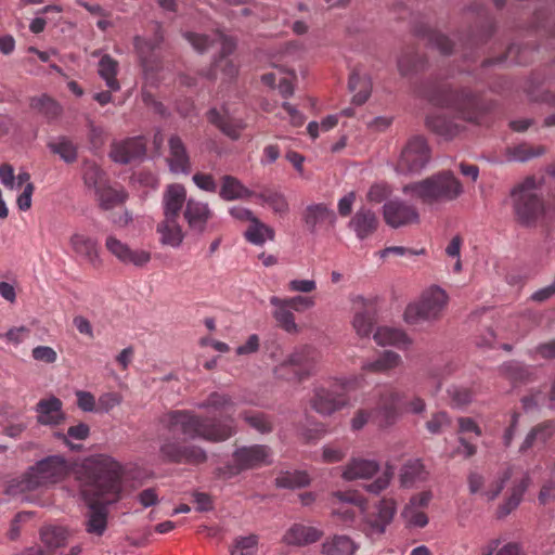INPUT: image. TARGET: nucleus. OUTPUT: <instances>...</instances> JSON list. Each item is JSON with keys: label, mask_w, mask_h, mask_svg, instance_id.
<instances>
[{"label": "nucleus", "mask_w": 555, "mask_h": 555, "mask_svg": "<svg viewBox=\"0 0 555 555\" xmlns=\"http://www.w3.org/2000/svg\"><path fill=\"white\" fill-rule=\"evenodd\" d=\"M122 470L119 463L109 457H100L86 465V479L81 495L88 505L86 530L101 537L107 527L106 505L120 499Z\"/></svg>", "instance_id": "nucleus-1"}, {"label": "nucleus", "mask_w": 555, "mask_h": 555, "mask_svg": "<svg viewBox=\"0 0 555 555\" xmlns=\"http://www.w3.org/2000/svg\"><path fill=\"white\" fill-rule=\"evenodd\" d=\"M420 95L438 107L452 108L462 121L481 124L490 111L491 103L467 89L453 90L446 81H428L420 90Z\"/></svg>", "instance_id": "nucleus-2"}, {"label": "nucleus", "mask_w": 555, "mask_h": 555, "mask_svg": "<svg viewBox=\"0 0 555 555\" xmlns=\"http://www.w3.org/2000/svg\"><path fill=\"white\" fill-rule=\"evenodd\" d=\"M159 422L171 434L210 442L224 441L235 434L232 418L221 421L216 417H203L189 410L170 411L164 414Z\"/></svg>", "instance_id": "nucleus-3"}, {"label": "nucleus", "mask_w": 555, "mask_h": 555, "mask_svg": "<svg viewBox=\"0 0 555 555\" xmlns=\"http://www.w3.org/2000/svg\"><path fill=\"white\" fill-rule=\"evenodd\" d=\"M543 178L527 177L511 191L513 214L517 223L535 228L544 218Z\"/></svg>", "instance_id": "nucleus-4"}, {"label": "nucleus", "mask_w": 555, "mask_h": 555, "mask_svg": "<svg viewBox=\"0 0 555 555\" xmlns=\"http://www.w3.org/2000/svg\"><path fill=\"white\" fill-rule=\"evenodd\" d=\"M425 205L448 203L463 193L461 182L450 171H441L417 182L409 183L402 189Z\"/></svg>", "instance_id": "nucleus-5"}, {"label": "nucleus", "mask_w": 555, "mask_h": 555, "mask_svg": "<svg viewBox=\"0 0 555 555\" xmlns=\"http://www.w3.org/2000/svg\"><path fill=\"white\" fill-rule=\"evenodd\" d=\"M69 473L67 461L61 455H50L30 466L18 479L21 492L49 488L62 481Z\"/></svg>", "instance_id": "nucleus-6"}, {"label": "nucleus", "mask_w": 555, "mask_h": 555, "mask_svg": "<svg viewBox=\"0 0 555 555\" xmlns=\"http://www.w3.org/2000/svg\"><path fill=\"white\" fill-rule=\"evenodd\" d=\"M320 358L317 348L310 345L301 346L274 367V376L286 382L301 383L315 373Z\"/></svg>", "instance_id": "nucleus-7"}, {"label": "nucleus", "mask_w": 555, "mask_h": 555, "mask_svg": "<svg viewBox=\"0 0 555 555\" xmlns=\"http://www.w3.org/2000/svg\"><path fill=\"white\" fill-rule=\"evenodd\" d=\"M404 393L392 386H386L377 401V415L382 426L392 425L401 413L420 414L425 411V402L420 397H414L408 402L403 401Z\"/></svg>", "instance_id": "nucleus-8"}, {"label": "nucleus", "mask_w": 555, "mask_h": 555, "mask_svg": "<svg viewBox=\"0 0 555 555\" xmlns=\"http://www.w3.org/2000/svg\"><path fill=\"white\" fill-rule=\"evenodd\" d=\"M185 39L193 46L197 52H205L214 43L218 42L221 47L220 56L214 63V70L220 69L227 78H233L237 74V68L234 63L228 59L235 50V41L222 34H215L214 38L206 35L195 33H186Z\"/></svg>", "instance_id": "nucleus-9"}, {"label": "nucleus", "mask_w": 555, "mask_h": 555, "mask_svg": "<svg viewBox=\"0 0 555 555\" xmlns=\"http://www.w3.org/2000/svg\"><path fill=\"white\" fill-rule=\"evenodd\" d=\"M448 302V295L438 286L423 293L420 301L410 304L404 311V320L409 324L437 319Z\"/></svg>", "instance_id": "nucleus-10"}, {"label": "nucleus", "mask_w": 555, "mask_h": 555, "mask_svg": "<svg viewBox=\"0 0 555 555\" xmlns=\"http://www.w3.org/2000/svg\"><path fill=\"white\" fill-rule=\"evenodd\" d=\"M348 380H336L330 386H318L310 399L311 408L319 414L331 415L348 403Z\"/></svg>", "instance_id": "nucleus-11"}, {"label": "nucleus", "mask_w": 555, "mask_h": 555, "mask_svg": "<svg viewBox=\"0 0 555 555\" xmlns=\"http://www.w3.org/2000/svg\"><path fill=\"white\" fill-rule=\"evenodd\" d=\"M270 449L267 446H251L237 449L233 453V461L217 469L218 476L230 479L242 470L261 466L268 463Z\"/></svg>", "instance_id": "nucleus-12"}, {"label": "nucleus", "mask_w": 555, "mask_h": 555, "mask_svg": "<svg viewBox=\"0 0 555 555\" xmlns=\"http://www.w3.org/2000/svg\"><path fill=\"white\" fill-rule=\"evenodd\" d=\"M430 160V147L422 135L412 137L401 151L397 163L400 173L420 172Z\"/></svg>", "instance_id": "nucleus-13"}, {"label": "nucleus", "mask_w": 555, "mask_h": 555, "mask_svg": "<svg viewBox=\"0 0 555 555\" xmlns=\"http://www.w3.org/2000/svg\"><path fill=\"white\" fill-rule=\"evenodd\" d=\"M159 454L165 462L176 464L199 465L207 460L203 448L171 439L160 444Z\"/></svg>", "instance_id": "nucleus-14"}, {"label": "nucleus", "mask_w": 555, "mask_h": 555, "mask_svg": "<svg viewBox=\"0 0 555 555\" xmlns=\"http://www.w3.org/2000/svg\"><path fill=\"white\" fill-rule=\"evenodd\" d=\"M333 509L332 516L337 517L343 524H351L356 518V511L349 505L358 507L360 511H365L367 501L357 490L336 491L333 493Z\"/></svg>", "instance_id": "nucleus-15"}, {"label": "nucleus", "mask_w": 555, "mask_h": 555, "mask_svg": "<svg viewBox=\"0 0 555 555\" xmlns=\"http://www.w3.org/2000/svg\"><path fill=\"white\" fill-rule=\"evenodd\" d=\"M105 248L120 263L142 268L151 261V253L145 249L131 248L127 243L114 235L105 238Z\"/></svg>", "instance_id": "nucleus-16"}, {"label": "nucleus", "mask_w": 555, "mask_h": 555, "mask_svg": "<svg viewBox=\"0 0 555 555\" xmlns=\"http://www.w3.org/2000/svg\"><path fill=\"white\" fill-rule=\"evenodd\" d=\"M383 215L385 222L393 229L420 222L417 208L401 199H391L385 203Z\"/></svg>", "instance_id": "nucleus-17"}, {"label": "nucleus", "mask_w": 555, "mask_h": 555, "mask_svg": "<svg viewBox=\"0 0 555 555\" xmlns=\"http://www.w3.org/2000/svg\"><path fill=\"white\" fill-rule=\"evenodd\" d=\"M352 328L360 338H369L377 323V309L372 300L359 297L354 301Z\"/></svg>", "instance_id": "nucleus-18"}, {"label": "nucleus", "mask_w": 555, "mask_h": 555, "mask_svg": "<svg viewBox=\"0 0 555 555\" xmlns=\"http://www.w3.org/2000/svg\"><path fill=\"white\" fill-rule=\"evenodd\" d=\"M146 152V142L143 137L128 138L114 142L111 146L109 156L115 163L129 164L132 160L142 158Z\"/></svg>", "instance_id": "nucleus-19"}, {"label": "nucleus", "mask_w": 555, "mask_h": 555, "mask_svg": "<svg viewBox=\"0 0 555 555\" xmlns=\"http://www.w3.org/2000/svg\"><path fill=\"white\" fill-rule=\"evenodd\" d=\"M153 29L155 34L154 38L151 40H146L140 36L134 38V48L145 70L157 69L158 57L155 53V50L159 47L164 39L162 26L158 23L154 24Z\"/></svg>", "instance_id": "nucleus-20"}, {"label": "nucleus", "mask_w": 555, "mask_h": 555, "mask_svg": "<svg viewBox=\"0 0 555 555\" xmlns=\"http://www.w3.org/2000/svg\"><path fill=\"white\" fill-rule=\"evenodd\" d=\"M469 11L476 13L477 26L476 29L470 31L466 41L462 43L463 50H470L486 41L494 31L493 20L483 7L475 4L469 8Z\"/></svg>", "instance_id": "nucleus-21"}, {"label": "nucleus", "mask_w": 555, "mask_h": 555, "mask_svg": "<svg viewBox=\"0 0 555 555\" xmlns=\"http://www.w3.org/2000/svg\"><path fill=\"white\" fill-rule=\"evenodd\" d=\"M186 189L183 184H168L162 197L164 217L180 218L183 206L186 207Z\"/></svg>", "instance_id": "nucleus-22"}, {"label": "nucleus", "mask_w": 555, "mask_h": 555, "mask_svg": "<svg viewBox=\"0 0 555 555\" xmlns=\"http://www.w3.org/2000/svg\"><path fill=\"white\" fill-rule=\"evenodd\" d=\"M183 216L191 231L195 233H203L208 220L212 217V211L207 203L195 198H189Z\"/></svg>", "instance_id": "nucleus-23"}, {"label": "nucleus", "mask_w": 555, "mask_h": 555, "mask_svg": "<svg viewBox=\"0 0 555 555\" xmlns=\"http://www.w3.org/2000/svg\"><path fill=\"white\" fill-rule=\"evenodd\" d=\"M323 531L304 524L292 525L283 535V542L291 546L304 547L318 542Z\"/></svg>", "instance_id": "nucleus-24"}, {"label": "nucleus", "mask_w": 555, "mask_h": 555, "mask_svg": "<svg viewBox=\"0 0 555 555\" xmlns=\"http://www.w3.org/2000/svg\"><path fill=\"white\" fill-rule=\"evenodd\" d=\"M168 144L169 156L167 160L170 171L173 173H190L191 159L181 138L178 135H171Z\"/></svg>", "instance_id": "nucleus-25"}, {"label": "nucleus", "mask_w": 555, "mask_h": 555, "mask_svg": "<svg viewBox=\"0 0 555 555\" xmlns=\"http://www.w3.org/2000/svg\"><path fill=\"white\" fill-rule=\"evenodd\" d=\"M72 250L93 267H99L102 260L99 255L98 242L87 235L75 233L69 238Z\"/></svg>", "instance_id": "nucleus-26"}, {"label": "nucleus", "mask_w": 555, "mask_h": 555, "mask_svg": "<svg viewBox=\"0 0 555 555\" xmlns=\"http://www.w3.org/2000/svg\"><path fill=\"white\" fill-rule=\"evenodd\" d=\"M427 64L426 56L418 53L414 48L403 50L397 61L398 72L402 77H412L424 72Z\"/></svg>", "instance_id": "nucleus-27"}, {"label": "nucleus", "mask_w": 555, "mask_h": 555, "mask_svg": "<svg viewBox=\"0 0 555 555\" xmlns=\"http://www.w3.org/2000/svg\"><path fill=\"white\" fill-rule=\"evenodd\" d=\"M379 221L375 212L369 208H360L349 222V228L354 231L359 240H365L378 228Z\"/></svg>", "instance_id": "nucleus-28"}, {"label": "nucleus", "mask_w": 555, "mask_h": 555, "mask_svg": "<svg viewBox=\"0 0 555 555\" xmlns=\"http://www.w3.org/2000/svg\"><path fill=\"white\" fill-rule=\"evenodd\" d=\"M207 119L223 134L233 140L240 138L241 131L244 128L242 120L233 118L225 109L219 112L217 108H211L207 113Z\"/></svg>", "instance_id": "nucleus-29"}, {"label": "nucleus", "mask_w": 555, "mask_h": 555, "mask_svg": "<svg viewBox=\"0 0 555 555\" xmlns=\"http://www.w3.org/2000/svg\"><path fill=\"white\" fill-rule=\"evenodd\" d=\"M430 131L446 140H451L464 130L462 122L455 121L444 114H434L426 118Z\"/></svg>", "instance_id": "nucleus-30"}, {"label": "nucleus", "mask_w": 555, "mask_h": 555, "mask_svg": "<svg viewBox=\"0 0 555 555\" xmlns=\"http://www.w3.org/2000/svg\"><path fill=\"white\" fill-rule=\"evenodd\" d=\"M62 405V401L56 397L41 399L36 405L38 423L51 426L61 424L64 421Z\"/></svg>", "instance_id": "nucleus-31"}, {"label": "nucleus", "mask_w": 555, "mask_h": 555, "mask_svg": "<svg viewBox=\"0 0 555 555\" xmlns=\"http://www.w3.org/2000/svg\"><path fill=\"white\" fill-rule=\"evenodd\" d=\"M270 305L273 307L272 317L276 324L287 333H297L298 325L295 322L293 309L286 300L278 296H272L270 297Z\"/></svg>", "instance_id": "nucleus-32"}, {"label": "nucleus", "mask_w": 555, "mask_h": 555, "mask_svg": "<svg viewBox=\"0 0 555 555\" xmlns=\"http://www.w3.org/2000/svg\"><path fill=\"white\" fill-rule=\"evenodd\" d=\"M304 221L311 232H314L318 225H334L336 215L327 205L312 204L309 205L304 212Z\"/></svg>", "instance_id": "nucleus-33"}, {"label": "nucleus", "mask_w": 555, "mask_h": 555, "mask_svg": "<svg viewBox=\"0 0 555 555\" xmlns=\"http://www.w3.org/2000/svg\"><path fill=\"white\" fill-rule=\"evenodd\" d=\"M180 218L164 217L157 224L156 231L160 235L159 242L163 245L179 247L184 238V233L179 223Z\"/></svg>", "instance_id": "nucleus-34"}, {"label": "nucleus", "mask_w": 555, "mask_h": 555, "mask_svg": "<svg viewBox=\"0 0 555 555\" xmlns=\"http://www.w3.org/2000/svg\"><path fill=\"white\" fill-rule=\"evenodd\" d=\"M255 192L246 188L236 177L224 175L221 177L219 196L224 201L247 199L254 197Z\"/></svg>", "instance_id": "nucleus-35"}, {"label": "nucleus", "mask_w": 555, "mask_h": 555, "mask_svg": "<svg viewBox=\"0 0 555 555\" xmlns=\"http://www.w3.org/2000/svg\"><path fill=\"white\" fill-rule=\"evenodd\" d=\"M555 434V422L554 421H545L542 422L527 434L525 440L519 447V452L525 453L527 450L531 449L537 444L546 443Z\"/></svg>", "instance_id": "nucleus-36"}, {"label": "nucleus", "mask_w": 555, "mask_h": 555, "mask_svg": "<svg viewBox=\"0 0 555 555\" xmlns=\"http://www.w3.org/2000/svg\"><path fill=\"white\" fill-rule=\"evenodd\" d=\"M348 88L352 96V103L357 105L364 104L371 95L372 82L366 74L353 69L349 77Z\"/></svg>", "instance_id": "nucleus-37"}, {"label": "nucleus", "mask_w": 555, "mask_h": 555, "mask_svg": "<svg viewBox=\"0 0 555 555\" xmlns=\"http://www.w3.org/2000/svg\"><path fill=\"white\" fill-rule=\"evenodd\" d=\"M357 550V544L345 534H334L325 539L321 545L323 555H353Z\"/></svg>", "instance_id": "nucleus-38"}, {"label": "nucleus", "mask_w": 555, "mask_h": 555, "mask_svg": "<svg viewBox=\"0 0 555 555\" xmlns=\"http://www.w3.org/2000/svg\"><path fill=\"white\" fill-rule=\"evenodd\" d=\"M397 505L392 499H383L377 507V516L369 520L373 533L382 534L392 521Z\"/></svg>", "instance_id": "nucleus-39"}, {"label": "nucleus", "mask_w": 555, "mask_h": 555, "mask_svg": "<svg viewBox=\"0 0 555 555\" xmlns=\"http://www.w3.org/2000/svg\"><path fill=\"white\" fill-rule=\"evenodd\" d=\"M373 338L379 346L406 348L411 344L410 338L403 331L389 326L377 327L373 334Z\"/></svg>", "instance_id": "nucleus-40"}, {"label": "nucleus", "mask_w": 555, "mask_h": 555, "mask_svg": "<svg viewBox=\"0 0 555 555\" xmlns=\"http://www.w3.org/2000/svg\"><path fill=\"white\" fill-rule=\"evenodd\" d=\"M401 362L402 359L400 354L395 351L386 350L382 352L377 359L364 362L361 369L363 372L369 373H387L399 366Z\"/></svg>", "instance_id": "nucleus-41"}, {"label": "nucleus", "mask_w": 555, "mask_h": 555, "mask_svg": "<svg viewBox=\"0 0 555 555\" xmlns=\"http://www.w3.org/2000/svg\"><path fill=\"white\" fill-rule=\"evenodd\" d=\"M378 470L375 461L353 459L345 467L343 477L346 480H354L358 478H370Z\"/></svg>", "instance_id": "nucleus-42"}, {"label": "nucleus", "mask_w": 555, "mask_h": 555, "mask_svg": "<svg viewBox=\"0 0 555 555\" xmlns=\"http://www.w3.org/2000/svg\"><path fill=\"white\" fill-rule=\"evenodd\" d=\"M119 69L118 62L108 54H104L98 67L100 77L105 81L106 87L112 91H118L120 83L116 78Z\"/></svg>", "instance_id": "nucleus-43"}, {"label": "nucleus", "mask_w": 555, "mask_h": 555, "mask_svg": "<svg viewBox=\"0 0 555 555\" xmlns=\"http://www.w3.org/2000/svg\"><path fill=\"white\" fill-rule=\"evenodd\" d=\"M531 51L528 47H520L518 44H511L506 52L496 57V59H488L482 62L483 66H489L491 64H501L504 62H508L509 64H518L525 65L529 62L528 53Z\"/></svg>", "instance_id": "nucleus-44"}, {"label": "nucleus", "mask_w": 555, "mask_h": 555, "mask_svg": "<svg viewBox=\"0 0 555 555\" xmlns=\"http://www.w3.org/2000/svg\"><path fill=\"white\" fill-rule=\"evenodd\" d=\"M100 207L109 210L126 202L128 195L122 189L103 185L95 191Z\"/></svg>", "instance_id": "nucleus-45"}, {"label": "nucleus", "mask_w": 555, "mask_h": 555, "mask_svg": "<svg viewBox=\"0 0 555 555\" xmlns=\"http://www.w3.org/2000/svg\"><path fill=\"white\" fill-rule=\"evenodd\" d=\"M254 197L261 199L262 203L268 205L275 214L286 215L288 212L286 197L276 190L266 188L261 192L256 193Z\"/></svg>", "instance_id": "nucleus-46"}, {"label": "nucleus", "mask_w": 555, "mask_h": 555, "mask_svg": "<svg viewBox=\"0 0 555 555\" xmlns=\"http://www.w3.org/2000/svg\"><path fill=\"white\" fill-rule=\"evenodd\" d=\"M244 235L249 243L262 245L267 240L272 241L274 238V230L256 218L249 223Z\"/></svg>", "instance_id": "nucleus-47"}, {"label": "nucleus", "mask_w": 555, "mask_h": 555, "mask_svg": "<svg viewBox=\"0 0 555 555\" xmlns=\"http://www.w3.org/2000/svg\"><path fill=\"white\" fill-rule=\"evenodd\" d=\"M417 34L426 38L433 48H436L441 54L448 55L453 51V42L449 37L438 30L429 27H420Z\"/></svg>", "instance_id": "nucleus-48"}, {"label": "nucleus", "mask_w": 555, "mask_h": 555, "mask_svg": "<svg viewBox=\"0 0 555 555\" xmlns=\"http://www.w3.org/2000/svg\"><path fill=\"white\" fill-rule=\"evenodd\" d=\"M68 532L60 526H46L40 530V539L49 548H57L65 544Z\"/></svg>", "instance_id": "nucleus-49"}, {"label": "nucleus", "mask_w": 555, "mask_h": 555, "mask_svg": "<svg viewBox=\"0 0 555 555\" xmlns=\"http://www.w3.org/2000/svg\"><path fill=\"white\" fill-rule=\"evenodd\" d=\"M310 483V477L305 470L285 472L275 478L279 488L295 489Z\"/></svg>", "instance_id": "nucleus-50"}, {"label": "nucleus", "mask_w": 555, "mask_h": 555, "mask_svg": "<svg viewBox=\"0 0 555 555\" xmlns=\"http://www.w3.org/2000/svg\"><path fill=\"white\" fill-rule=\"evenodd\" d=\"M499 538L491 539L481 548V555H525L521 546L516 542H508L501 546Z\"/></svg>", "instance_id": "nucleus-51"}, {"label": "nucleus", "mask_w": 555, "mask_h": 555, "mask_svg": "<svg viewBox=\"0 0 555 555\" xmlns=\"http://www.w3.org/2000/svg\"><path fill=\"white\" fill-rule=\"evenodd\" d=\"M48 147L66 163H74L77 159V146L66 137H60L56 141L49 142Z\"/></svg>", "instance_id": "nucleus-52"}, {"label": "nucleus", "mask_w": 555, "mask_h": 555, "mask_svg": "<svg viewBox=\"0 0 555 555\" xmlns=\"http://www.w3.org/2000/svg\"><path fill=\"white\" fill-rule=\"evenodd\" d=\"M30 107L48 119L57 117L61 113L60 105L48 95L35 96L30 100Z\"/></svg>", "instance_id": "nucleus-53"}, {"label": "nucleus", "mask_w": 555, "mask_h": 555, "mask_svg": "<svg viewBox=\"0 0 555 555\" xmlns=\"http://www.w3.org/2000/svg\"><path fill=\"white\" fill-rule=\"evenodd\" d=\"M545 149L541 145L532 146L522 143L507 149V157L511 160L526 162L533 157L544 154Z\"/></svg>", "instance_id": "nucleus-54"}, {"label": "nucleus", "mask_w": 555, "mask_h": 555, "mask_svg": "<svg viewBox=\"0 0 555 555\" xmlns=\"http://www.w3.org/2000/svg\"><path fill=\"white\" fill-rule=\"evenodd\" d=\"M83 181L88 188H98L104 185L105 172L93 162L86 160L83 163Z\"/></svg>", "instance_id": "nucleus-55"}, {"label": "nucleus", "mask_w": 555, "mask_h": 555, "mask_svg": "<svg viewBox=\"0 0 555 555\" xmlns=\"http://www.w3.org/2000/svg\"><path fill=\"white\" fill-rule=\"evenodd\" d=\"M528 478L521 479V481L516 485L507 498V500L500 506V515L506 516L508 515L513 509H515L519 503L521 502L522 495L528 487Z\"/></svg>", "instance_id": "nucleus-56"}, {"label": "nucleus", "mask_w": 555, "mask_h": 555, "mask_svg": "<svg viewBox=\"0 0 555 555\" xmlns=\"http://www.w3.org/2000/svg\"><path fill=\"white\" fill-rule=\"evenodd\" d=\"M258 551V537L250 534L248 537H238L234 540L231 547V555H256Z\"/></svg>", "instance_id": "nucleus-57"}, {"label": "nucleus", "mask_w": 555, "mask_h": 555, "mask_svg": "<svg viewBox=\"0 0 555 555\" xmlns=\"http://www.w3.org/2000/svg\"><path fill=\"white\" fill-rule=\"evenodd\" d=\"M233 405L234 403L229 395L217 391L211 392L205 401L197 404L199 409H212L215 411H223Z\"/></svg>", "instance_id": "nucleus-58"}, {"label": "nucleus", "mask_w": 555, "mask_h": 555, "mask_svg": "<svg viewBox=\"0 0 555 555\" xmlns=\"http://www.w3.org/2000/svg\"><path fill=\"white\" fill-rule=\"evenodd\" d=\"M244 421L260 434H268L273 430L272 423L268 415L260 412H246L243 414Z\"/></svg>", "instance_id": "nucleus-59"}, {"label": "nucleus", "mask_w": 555, "mask_h": 555, "mask_svg": "<svg viewBox=\"0 0 555 555\" xmlns=\"http://www.w3.org/2000/svg\"><path fill=\"white\" fill-rule=\"evenodd\" d=\"M502 373L513 382L524 383L529 380L531 372L528 366L518 362H508L502 366Z\"/></svg>", "instance_id": "nucleus-60"}, {"label": "nucleus", "mask_w": 555, "mask_h": 555, "mask_svg": "<svg viewBox=\"0 0 555 555\" xmlns=\"http://www.w3.org/2000/svg\"><path fill=\"white\" fill-rule=\"evenodd\" d=\"M401 515L410 527L424 528L428 524V517L424 509L413 505L406 504Z\"/></svg>", "instance_id": "nucleus-61"}, {"label": "nucleus", "mask_w": 555, "mask_h": 555, "mask_svg": "<svg viewBox=\"0 0 555 555\" xmlns=\"http://www.w3.org/2000/svg\"><path fill=\"white\" fill-rule=\"evenodd\" d=\"M451 403L455 406H465L472 402L474 392L470 388L463 386H452L448 389Z\"/></svg>", "instance_id": "nucleus-62"}, {"label": "nucleus", "mask_w": 555, "mask_h": 555, "mask_svg": "<svg viewBox=\"0 0 555 555\" xmlns=\"http://www.w3.org/2000/svg\"><path fill=\"white\" fill-rule=\"evenodd\" d=\"M348 448L336 443L323 448L322 459L325 463L340 462L347 454Z\"/></svg>", "instance_id": "nucleus-63"}, {"label": "nucleus", "mask_w": 555, "mask_h": 555, "mask_svg": "<svg viewBox=\"0 0 555 555\" xmlns=\"http://www.w3.org/2000/svg\"><path fill=\"white\" fill-rule=\"evenodd\" d=\"M194 184L202 191L215 193L218 184L212 175L206 172H195L192 177Z\"/></svg>", "instance_id": "nucleus-64"}]
</instances>
